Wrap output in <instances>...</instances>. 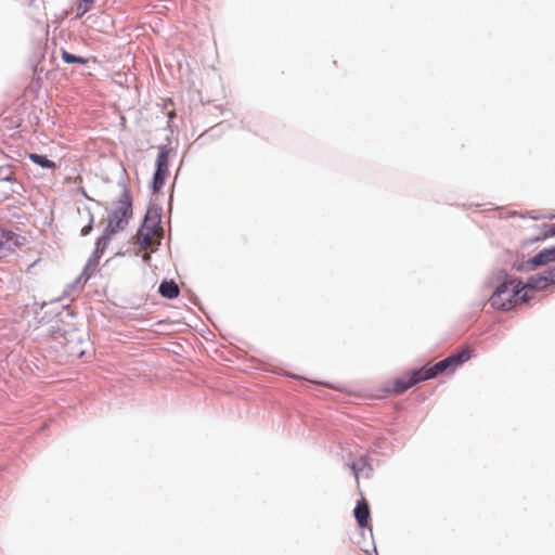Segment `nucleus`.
<instances>
[{
	"instance_id": "5",
	"label": "nucleus",
	"mask_w": 555,
	"mask_h": 555,
	"mask_svg": "<svg viewBox=\"0 0 555 555\" xmlns=\"http://www.w3.org/2000/svg\"><path fill=\"white\" fill-rule=\"evenodd\" d=\"M21 236L0 228V259L10 255L21 244Z\"/></svg>"
},
{
	"instance_id": "21",
	"label": "nucleus",
	"mask_w": 555,
	"mask_h": 555,
	"mask_svg": "<svg viewBox=\"0 0 555 555\" xmlns=\"http://www.w3.org/2000/svg\"><path fill=\"white\" fill-rule=\"evenodd\" d=\"M101 256H102L101 254L93 250L92 255L89 257V259L87 261L85 272L94 271L99 264Z\"/></svg>"
},
{
	"instance_id": "25",
	"label": "nucleus",
	"mask_w": 555,
	"mask_h": 555,
	"mask_svg": "<svg viewBox=\"0 0 555 555\" xmlns=\"http://www.w3.org/2000/svg\"><path fill=\"white\" fill-rule=\"evenodd\" d=\"M144 261L149 260L150 259V255L149 254H145L144 257H143Z\"/></svg>"
},
{
	"instance_id": "14",
	"label": "nucleus",
	"mask_w": 555,
	"mask_h": 555,
	"mask_svg": "<svg viewBox=\"0 0 555 555\" xmlns=\"http://www.w3.org/2000/svg\"><path fill=\"white\" fill-rule=\"evenodd\" d=\"M351 469L354 477L358 479L361 474L365 473V476L369 477L372 472L371 465L363 459H359L357 462L351 464Z\"/></svg>"
},
{
	"instance_id": "7",
	"label": "nucleus",
	"mask_w": 555,
	"mask_h": 555,
	"mask_svg": "<svg viewBox=\"0 0 555 555\" xmlns=\"http://www.w3.org/2000/svg\"><path fill=\"white\" fill-rule=\"evenodd\" d=\"M353 515L360 528H369L372 532V527L370 525L371 513L369 504L365 500H360L357 502V505L353 509Z\"/></svg>"
},
{
	"instance_id": "18",
	"label": "nucleus",
	"mask_w": 555,
	"mask_h": 555,
	"mask_svg": "<svg viewBox=\"0 0 555 555\" xmlns=\"http://www.w3.org/2000/svg\"><path fill=\"white\" fill-rule=\"evenodd\" d=\"M14 180V166L10 164L0 166V181L11 182Z\"/></svg>"
},
{
	"instance_id": "2",
	"label": "nucleus",
	"mask_w": 555,
	"mask_h": 555,
	"mask_svg": "<svg viewBox=\"0 0 555 555\" xmlns=\"http://www.w3.org/2000/svg\"><path fill=\"white\" fill-rule=\"evenodd\" d=\"M119 206L107 216L105 234H116L124 230L132 217V199L126 186L119 196Z\"/></svg>"
},
{
	"instance_id": "11",
	"label": "nucleus",
	"mask_w": 555,
	"mask_h": 555,
	"mask_svg": "<svg viewBox=\"0 0 555 555\" xmlns=\"http://www.w3.org/2000/svg\"><path fill=\"white\" fill-rule=\"evenodd\" d=\"M158 293L168 299H175L179 296L180 289L173 280H164L158 287Z\"/></svg>"
},
{
	"instance_id": "17",
	"label": "nucleus",
	"mask_w": 555,
	"mask_h": 555,
	"mask_svg": "<svg viewBox=\"0 0 555 555\" xmlns=\"http://www.w3.org/2000/svg\"><path fill=\"white\" fill-rule=\"evenodd\" d=\"M168 173L154 171L153 180H152V190L154 193L159 192L163 185L165 184L166 178Z\"/></svg>"
},
{
	"instance_id": "26",
	"label": "nucleus",
	"mask_w": 555,
	"mask_h": 555,
	"mask_svg": "<svg viewBox=\"0 0 555 555\" xmlns=\"http://www.w3.org/2000/svg\"><path fill=\"white\" fill-rule=\"evenodd\" d=\"M94 0H82V2L92 4Z\"/></svg>"
},
{
	"instance_id": "20",
	"label": "nucleus",
	"mask_w": 555,
	"mask_h": 555,
	"mask_svg": "<svg viewBox=\"0 0 555 555\" xmlns=\"http://www.w3.org/2000/svg\"><path fill=\"white\" fill-rule=\"evenodd\" d=\"M111 235L112 234H105V232H104L103 235L98 237V240L95 242L94 251H96V253L102 255L104 253V250L106 249L108 243H109V236Z\"/></svg>"
},
{
	"instance_id": "19",
	"label": "nucleus",
	"mask_w": 555,
	"mask_h": 555,
	"mask_svg": "<svg viewBox=\"0 0 555 555\" xmlns=\"http://www.w3.org/2000/svg\"><path fill=\"white\" fill-rule=\"evenodd\" d=\"M62 60L67 63V64H82L85 65L87 63V60L83 59L82 56H79V55H75L73 53H69L68 51H66L65 49H62Z\"/></svg>"
},
{
	"instance_id": "10",
	"label": "nucleus",
	"mask_w": 555,
	"mask_h": 555,
	"mask_svg": "<svg viewBox=\"0 0 555 555\" xmlns=\"http://www.w3.org/2000/svg\"><path fill=\"white\" fill-rule=\"evenodd\" d=\"M162 222L160 209L157 207H150L145 214L142 228L156 231Z\"/></svg>"
},
{
	"instance_id": "13",
	"label": "nucleus",
	"mask_w": 555,
	"mask_h": 555,
	"mask_svg": "<svg viewBox=\"0 0 555 555\" xmlns=\"http://www.w3.org/2000/svg\"><path fill=\"white\" fill-rule=\"evenodd\" d=\"M470 357L472 350L468 347H466L460 350L459 352L449 356V359L451 360L452 366L455 371L460 365L468 361Z\"/></svg>"
},
{
	"instance_id": "4",
	"label": "nucleus",
	"mask_w": 555,
	"mask_h": 555,
	"mask_svg": "<svg viewBox=\"0 0 555 555\" xmlns=\"http://www.w3.org/2000/svg\"><path fill=\"white\" fill-rule=\"evenodd\" d=\"M426 380L424 377L423 369L416 367L409 371L403 376H400L395 379L393 386L390 389H386L387 391H393L397 393H402L409 388L415 386L420 382Z\"/></svg>"
},
{
	"instance_id": "3",
	"label": "nucleus",
	"mask_w": 555,
	"mask_h": 555,
	"mask_svg": "<svg viewBox=\"0 0 555 555\" xmlns=\"http://www.w3.org/2000/svg\"><path fill=\"white\" fill-rule=\"evenodd\" d=\"M555 261V247L544 248L540 250L537 255H534L532 258L515 262L514 268L517 271H532L537 269L538 267L545 266L550 262Z\"/></svg>"
},
{
	"instance_id": "8",
	"label": "nucleus",
	"mask_w": 555,
	"mask_h": 555,
	"mask_svg": "<svg viewBox=\"0 0 555 555\" xmlns=\"http://www.w3.org/2000/svg\"><path fill=\"white\" fill-rule=\"evenodd\" d=\"M524 284L526 286L527 292L542 291L552 285L551 282L548 281L545 270L543 272L529 276Z\"/></svg>"
},
{
	"instance_id": "6",
	"label": "nucleus",
	"mask_w": 555,
	"mask_h": 555,
	"mask_svg": "<svg viewBox=\"0 0 555 555\" xmlns=\"http://www.w3.org/2000/svg\"><path fill=\"white\" fill-rule=\"evenodd\" d=\"M422 369H423L424 377L426 380L435 378L439 374L454 372V369L452 366V363H451V360L449 359V357L435 363L431 366H428V367L424 366Z\"/></svg>"
},
{
	"instance_id": "23",
	"label": "nucleus",
	"mask_w": 555,
	"mask_h": 555,
	"mask_svg": "<svg viewBox=\"0 0 555 555\" xmlns=\"http://www.w3.org/2000/svg\"><path fill=\"white\" fill-rule=\"evenodd\" d=\"M545 272L547 274L548 281L552 285H555V266H551L547 269H545Z\"/></svg>"
},
{
	"instance_id": "22",
	"label": "nucleus",
	"mask_w": 555,
	"mask_h": 555,
	"mask_svg": "<svg viewBox=\"0 0 555 555\" xmlns=\"http://www.w3.org/2000/svg\"><path fill=\"white\" fill-rule=\"evenodd\" d=\"M91 5L92 4L82 2V0H80V3L77 7L76 17L81 18L88 11H90Z\"/></svg>"
},
{
	"instance_id": "16",
	"label": "nucleus",
	"mask_w": 555,
	"mask_h": 555,
	"mask_svg": "<svg viewBox=\"0 0 555 555\" xmlns=\"http://www.w3.org/2000/svg\"><path fill=\"white\" fill-rule=\"evenodd\" d=\"M155 231L140 227L137 232V241L143 247L147 248L151 244Z\"/></svg>"
},
{
	"instance_id": "1",
	"label": "nucleus",
	"mask_w": 555,
	"mask_h": 555,
	"mask_svg": "<svg viewBox=\"0 0 555 555\" xmlns=\"http://www.w3.org/2000/svg\"><path fill=\"white\" fill-rule=\"evenodd\" d=\"M493 294L489 299L492 308L498 310H511L518 304L530 300L524 282L509 275L505 270H499L493 275Z\"/></svg>"
},
{
	"instance_id": "24",
	"label": "nucleus",
	"mask_w": 555,
	"mask_h": 555,
	"mask_svg": "<svg viewBox=\"0 0 555 555\" xmlns=\"http://www.w3.org/2000/svg\"><path fill=\"white\" fill-rule=\"evenodd\" d=\"M544 236H555V223L544 224Z\"/></svg>"
},
{
	"instance_id": "12",
	"label": "nucleus",
	"mask_w": 555,
	"mask_h": 555,
	"mask_svg": "<svg viewBox=\"0 0 555 555\" xmlns=\"http://www.w3.org/2000/svg\"><path fill=\"white\" fill-rule=\"evenodd\" d=\"M78 212L86 218L87 220V224L82 227L81 231H80V235L81 236H87L91 233L92 229H93V223H94V216L90 209V207L88 206H85L82 209L81 208H78Z\"/></svg>"
},
{
	"instance_id": "15",
	"label": "nucleus",
	"mask_w": 555,
	"mask_h": 555,
	"mask_svg": "<svg viewBox=\"0 0 555 555\" xmlns=\"http://www.w3.org/2000/svg\"><path fill=\"white\" fill-rule=\"evenodd\" d=\"M29 159L34 164H36L42 168H46V169H55L56 168L55 163L50 160L46 155H42V154L31 153V154H29Z\"/></svg>"
},
{
	"instance_id": "9",
	"label": "nucleus",
	"mask_w": 555,
	"mask_h": 555,
	"mask_svg": "<svg viewBox=\"0 0 555 555\" xmlns=\"http://www.w3.org/2000/svg\"><path fill=\"white\" fill-rule=\"evenodd\" d=\"M173 152V150L168 145H159L158 153L155 160V170L169 173V154Z\"/></svg>"
}]
</instances>
